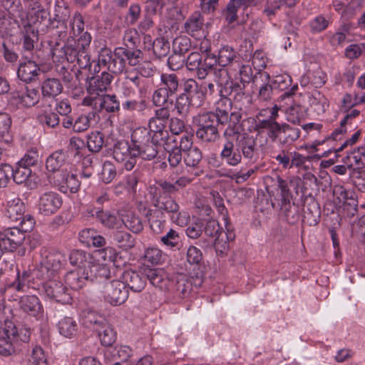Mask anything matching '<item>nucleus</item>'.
I'll return each mask as SVG.
<instances>
[{
    "instance_id": "obj_44",
    "label": "nucleus",
    "mask_w": 365,
    "mask_h": 365,
    "mask_svg": "<svg viewBox=\"0 0 365 365\" xmlns=\"http://www.w3.org/2000/svg\"><path fill=\"white\" fill-rule=\"evenodd\" d=\"M9 322H5L4 327L0 326V355L9 356L15 352L13 341L11 340Z\"/></svg>"
},
{
    "instance_id": "obj_30",
    "label": "nucleus",
    "mask_w": 365,
    "mask_h": 365,
    "mask_svg": "<svg viewBox=\"0 0 365 365\" xmlns=\"http://www.w3.org/2000/svg\"><path fill=\"white\" fill-rule=\"evenodd\" d=\"M88 106H91L96 113L103 110L108 113H114L120 110V103L115 95L105 94L99 98H96L95 101L91 103Z\"/></svg>"
},
{
    "instance_id": "obj_53",
    "label": "nucleus",
    "mask_w": 365,
    "mask_h": 365,
    "mask_svg": "<svg viewBox=\"0 0 365 365\" xmlns=\"http://www.w3.org/2000/svg\"><path fill=\"white\" fill-rule=\"evenodd\" d=\"M237 2L235 0H230L226 6L222 10V17L228 25H231L238 21L237 13L240 6Z\"/></svg>"
},
{
    "instance_id": "obj_20",
    "label": "nucleus",
    "mask_w": 365,
    "mask_h": 365,
    "mask_svg": "<svg viewBox=\"0 0 365 365\" xmlns=\"http://www.w3.org/2000/svg\"><path fill=\"white\" fill-rule=\"evenodd\" d=\"M26 61L21 62L18 70L17 76L23 82L26 83L36 81L41 73V68L34 61V56L25 55L23 57Z\"/></svg>"
},
{
    "instance_id": "obj_8",
    "label": "nucleus",
    "mask_w": 365,
    "mask_h": 365,
    "mask_svg": "<svg viewBox=\"0 0 365 365\" xmlns=\"http://www.w3.org/2000/svg\"><path fill=\"white\" fill-rule=\"evenodd\" d=\"M44 257L38 272L42 279H48L54 276L66 263L65 255L56 250L45 251Z\"/></svg>"
},
{
    "instance_id": "obj_15",
    "label": "nucleus",
    "mask_w": 365,
    "mask_h": 365,
    "mask_svg": "<svg viewBox=\"0 0 365 365\" xmlns=\"http://www.w3.org/2000/svg\"><path fill=\"white\" fill-rule=\"evenodd\" d=\"M258 74L262 80L268 81L267 83L262 84L259 89V97L263 101H268L271 98L274 88H278L281 90L285 88L288 86L287 78L289 82L291 81V78L289 76L287 78L277 76L275 79L270 81V76L267 73L258 72Z\"/></svg>"
},
{
    "instance_id": "obj_31",
    "label": "nucleus",
    "mask_w": 365,
    "mask_h": 365,
    "mask_svg": "<svg viewBox=\"0 0 365 365\" xmlns=\"http://www.w3.org/2000/svg\"><path fill=\"white\" fill-rule=\"evenodd\" d=\"M70 18V9L66 6L56 4L53 14L48 19L46 26L52 29L60 27L66 28L67 22Z\"/></svg>"
},
{
    "instance_id": "obj_22",
    "label": "nucleus",
    "mask_w": 365,
    "mask_h": 365,
    "mask_svg": "<svg viewBox=\"0 0 365 365\" xmlns=\"http://www.w3.org/2000/svg\"><path fill=\"white\" fill-rule=\"evenodd\" d=\"M245 90V85L232 77L218 88L220 96L230 97L235 102H240L246 98Z\"/></svg>"
},
{
    "instance_id": "obj_4",
    "label": "nucleus",
    "mask_w": 365,
    "mask_h": 365,
    "mask_svg": "<svg viewBox=\"0 0 365 365\" xmlns=\"http://www.w3.org/2000/svg\"><path fill=\"white\" fill-rule=\"evenodd\" d=\"M192 122L197 127L195 135L201 142L215 143L220 138L214 113L211 111L203 112L193 117Z\"/></svg>"
},
{
    "instance_id": "obj_24",
    "label": "nucleus",
    "mask_w": 365,
    "mask_h": 365,
    "mask_svg": "<svg viewBox=\"0 0 365 365\" xmlns=\"http://www.w3.org/2000/svg\"><path fill=\"white\" fill-rule=\"evenodd\" d=\"M21 36L24 56L25 55L34 56L33 51L38 41V31L34 29L31 23H27L21 31Z\"/></svg>"
},
{
    "instance_id": "obj_28",
    "label": "nucleus",
    "mask_w": 365,
    "mask_h": 365,
    "mask_svg": "<svg viewBox=\"0 0 365 365\" xmlns=\"http://www.w3.org/2000/svg\"><path fill=\"white\" fill-rule=\"evenodd\" d=\"M360 114V111L354 109L348 112L340 122V126L336 128L325 140L322 141H315L316 145H321L325 140H331L333 141L341 140L343 136L347 133V126L351 125L352 120Z\"/></svg>"
},
{
    "instance_id": "obj_5",
    "label": "nucleus",
    "mask_w": 365,
    "mask_h": 365,
    "mask_svg": "<svg viewBox=\"0 0 365 365\" xmlns=\"http://www.w3.org/2000/svg\"><path fill=\"white\" fill-rule=\"evenodd\" d=\"M277 186L280 190V210L285 220L290 225L297 223L301 217V209L294 200L288 186V182L277 177Z\"/></svg>"
},
{
    "instance_id": "obj_13",
    "label": "nucleus",
    "mask_w": 365,
    "mask_h": 365,
    "mask_svg": "<svg viewBox=\"0 0 365 365\" xmlns=\"http://www.w3.org/2000/svg\"><path fill=\"white\" fill-rule=\"evenodd\" d=\"M224 142L220 153V159L230 166L235 167L242 160L237 140L239 137L222 135Z\"/></svg>"
},
{
    "instance_id": "obj_10",
    "label": "nucleus",
    "mask_w": 365,
    "mask_h": 365,
    "mask_svg": "<svg viewBox=\"0 0 365 365\" xmlns=\"http://www.w3.org/2000/svg\"><path fill=\"white\" fill-rule=\"evenodd\" d=\"M152 203L153 206L158 207L165 215L167 214L172 222L180 226H182L186 223V213L180 211V205L171 197L152 200Z\"/></svg>"
},
{
    "instance_id": "obj_38",
    "label": "nucleus",
    "mask_w": 365,
    "mask_h": 365,
    "mask_svg": "<svg viewBox=\"0 0 365 365\" xmlns=\"http://www.w3.org/2000/svg\"><path fill=\"white\" fill-rule=\"evenodd\" d=\"M172 289L176 297L186 299L192 290V281L186 275L180 274L173 282Z\"/></svg>"
},
{
    "instance_id": "obj_27",
    "label": "nucleus",
    "mask_w": 365,
    "mask_h": 365,
    "mask_svg": "<svg viewBox=\"0 0 365 365\" xmlns=\"http://www.w3.org/2000/svg\"><path fill=\"white\" fill-rule=\"evenodd\" d=\"M287 129H288L287 123H279L277 121H258L255 128V130L258 133L267 130V135L272 142H275L278 139L279 134L286 133Z\"/></svg>"
},
{
    "instance_id": "obj_62",
    "label": "nucleus",
    "mask_w": 365,
    "mask_h": 365,
    "mask_svg": "<svg viewBox=\"0 0 365 365\" xmlns=\"http://www.w3.org/2000/svg\"><path fill=\"white\" fill-rule=\"evenodd\" d=\"M190 48L191 40L185 36L177 37L173 42V52L181 56L188 52Z\"/></svg>"
},
{
    "instance_id": "obj_33",
    "label": "nucleus",
    "mask_w": 365,
    "mask_h": 365,
    "mask_svg": "<svg viewBox=\"0 0 365 365\" xmlns=\"http://www.w3.org/2000/svg\"><path fill=\"white\" fill-rule=\"evenodd\" d=\"M132 145H130L128 143L125 141L117 142L113 147V158L118 163H123L130 156H139L142 158L141 155H138L135 151V143L131 138Z\"/></svg>"
},
{
    "instance_id": "obj_48",
    "label": "nucleus",
    "mask_w": 365,
    "mask_h": 365,
    "mask_svg": "<svg viewBox=\"0 0 365 365\" xmlns=\"http://www.w3.org/2000/svg\"><path fill=\"white\" fill-rule=\"evenodd\" d=\"M57 327L61 335L71 339L76 335L78 325L73 318L65 317L58 322Z\"/></svg>"
},
{
    "instance_id": "obj_54",
    "label": "nucleus",
    "mask_w": 365,
    "mask_h": 365,
    "mask_svg": "<svg viewBox=\"0 0 365 365\" xmlns=\"http://www.w3.org/2000/svg\"><path fill=\"white\" fill-rule=\"evenodd\" d=\"M236 51L229 46L222 47L218 51V64L222 67L227 66L236 62Z\"/></svg>"
},
{
    "instance_id": "obj_9",
    "label": "nucleus",
    "mask_w": 365,
    "mask_h": 365,
    "mask_svg": "<svg viewBox=\"0 0 365 365\" xmlns=\"http://www.w3.org/2000/svg\"><path fill=\"white\" fill-rule=\"evenodd\" d=\"M101 292L105 301L113 306L123 304L128 297V290L125 283L116 279L104 283Z\"/></svg>"
},
{
    "instance_id": "obj_41",
    "label": "nucleus",
    "mask_w": 365,
    "mask_h": 365,
    "mask_svg": "<svg viewBox=\"0 0 365 365\" xmlns=\"http://www.w3.org/2000/svg\"><path fill=\"white\" fill-rule=\"evenodd\" d=\"M146 280L148 279L152 285L161 290L168 288L169 279L165 272L160 269H145Z\"/></svg>"
},
{
    "instance_id": "obj_61",
    "label": "nucleus",
    "mask_w": 365,
    "mask_h": 365,
    "mask_svg": "<svg viewBox=\"0 0 365 365\" xmlns=\"http://www.w3.org/2000/svg\"><path fill=\"white\" fill-rule=\"evenodd\" d=\"M202 159V151L197 147H194L185 153L184 162L188 167L197 168Z\"/></svg>"
},
{
    "instance_id": "obj_2",
    "label": "nucleus",
    "mask_w": 365,
    "mask_h": 365,
    "mask_svg": "<svg viewBox=\"0 0 365 365\" xmlns=\"http://www.w3.org/2000/svg\"><path fill=\"white\" fill-rule=\"evenodd\" d=\"M168 138L169 133L165 128L151 131L145 127H139L132 133L135 145L134 150L141 155L144 160H153L158 153L160 143L168 140Z\"/></svg>"
},
{
    "instance_id": "obj_64",
    "label": "nucleus",
    "mask_w": 365,
    "mask_h": 365,
    "mask_svg": "<svg viewBox=\"0 0 365 365\" xmlns=\"http://www.w3.org/2000/svg\"><path fill=\"white\" fill-rule=\"evenodd\" d=\"M346 158L353 160L356 165L365 167V144L349 153Z\"/></svg>"
},
{
    "instance_id": "obj_63",
    "label": "nucleus",
    "mask_w": 365,
    "mask_h": 365,
    "mask_svg": "<svg viewBox=\"0 0 365 365\" xmlns=\"http://www.w3.org/2000/svg\"><path fill=\"white\" fill-rule=\"evenodd\" d=\"M28 365H48L47 356L41 346H36L28 359Z\"/></svg>"
},
{
    "instance_id": "obj_26",
    "label": "nucleus",
    "mask_w": 365,
    "mask_h": 365,
    "mask_svg": "<svg viewBox=\"0 0 365 365\" xmlns=\"http://www.w3.org/2000/svg\"><path fill=\"white\" fill-rule=\"evenodd\" d=\"M184 31L195 38L204 36V17L200 11H195L187 18L184 24Z\"/></svg>"
},
{
    "instance_id": "obj_51",
    "label": "nucleus",
    "mask_w": 365,
    "mask_h": 365,
    "mask_svg": "<svg viewBox=\"0 0 365 365\" xmlns=\"http://www.w3.org/2000/svg\"><path fill=\"white\" fill-rule=\"evenodd\" d=\"M242 115L240 111L230 112L228 118L227 127L225 129L222 135L240 137L239 125Z\"/></svg>"
},
{
    "instance_id": "obj_23",
    "label": "nucleus",
    "mask_w": 365,
    "mask_h": 365,
    "mask_svg": "<svg viewBox=\"0 0 365 365\" xmlns=\"http://www.w3.org/2000/svg\"><path fill=\"white\" fill-rule=\"evenodd\" d=\"M13 170L14 182L18 185L24 183L29 190H34L37 187V176L30 168L24 167L17 163L15 167H13Z\"/></svg>"
},
{
    "instance_id": "obj_6",
    "label": "nucleus",
    "mask_w": 365,
    "mask_h": 365,
    "mask_svg": "<svg viewBox=\"0 0 365 365\" xmlns=\"http://www.w3.org/2000/svg\"><path fill=\"white\" fill-rule=\"evenodd\" d=\"M113 76L108 72L103 71L101 75H96L86 78V91L88 96L83 100V105L89 106L107 92Z\"/></svg>"
},
{
    "instance_id": "obj_34",
    "label": "nucleus",
    "mask_w": 365,
    "mask_h": 365,
    "mask_svg": "<svg viewBox=\"0 0 365 365\" xmlns=\"http://www.w3.org/2000/svg\"><path fill=\"white\" fill-rule=\"evenodd\" d=\"M145 217L153 232L158 234L163 230L166 225L165 215L158 207L153 206V208L149 209Z\"/></svg>"
},
{
    "instance_id": "obj_7",
    "label": "nucleus",
    "mask_w": 365,
    "mask_h": 365,
    "mask_svg": "<svg viewBox=\"0 0 365 365\" xmlns=\"http://www.w3.org/2000/svg\"><path fill=\"white\" fill-rule=\"evenodd\" d=\"M192 181V178L185 175L180 177L174 182L160 179L155 182V185L149 187V194L151 196V200L165 197H171V195L178 193L180 189L185 188Z\"/></svg>"
},
{
    "instance_id": "obj_29",
    "label": "nucleus",
    "mask_w": 365,
    "mask_h": 365,
    "mask_svg": "<svg viewBox=\"0 0 365 365\" xmlns=\"http://www.w3.org/2000/svg\"><path fill=\"white\" fill-rule=\"evenodd\" d=\"M304 218L309 225H317L320 220L321 209L318 202L311 194L304 199Z\"/></svg>"
},
{
    "instance_id": "obj_59",
    "label": "nucleus",
    "mask_w": 365,
    "mask_h": 365,
    "mask_svg": "<svg viewBox=\"0 0 365 365\" xmlns=\"http://www.w3.org/2000/svg\"><path fill=\"white\" fill-rule=\"evenodd\" d=\"M125 226L134 233H138L143 229V225L140 217L133 213H129L122 219Z\"/></svg>"
},
{
    "instance_id": "obj_12",
    "label": "nucleus",
    "mask_w": 365,
    "mask_h": 365,
    "mask_svg": "<svg viewBox=\"0 0 365 365\" xmlns=\"http://www.w3.org/2000/svg\"><path fill=\"white\" fill-rule=\"evenodd\" d=\"M43 279L46 280L43 283V289L48 297L63 304L71 303V294L62 282L51 278Z\"/></svg>"
},
{
    "instance_id": "obj_57",
    "label": "nucleus",
    "mask_w": 365,
    "mask_h": 365,
    "mask_svg": "<svg viewBox=\"0 0 365 365\" xmlns=\"http://www.w3.org/2000/svg\"><path fill=\"white\" fill-rule=\"evenodd\" d=\"M101 344L109 348L116 340V332L108 324L101 327V331H97Z\"/></svg>"
},
{
    "instance_id": "obj_37",
    "label": "nucleus",
    "mask_w": 365,
    "mask_h": 365,
    "mask_svg": "<svg viewBox=\"0 0 365 365\" xmlns=\"http://www.w3.org/2000/svg\"><path fill=\"white\" fill-rule=\"evenodd\" d=\"M87 269L88 271V281L100 284L101 287L106 282L110 281V270L106 265L93 264L89 265Z\"/></svg>"
},
{
    "instance_id": "obj_49",
    "label": "nucleus",
    "mask_w": 365,
    "mask_h": 365,
    "mask_svg": "<svg viewBox=\"0 0 365 365\" xmlns=\"http://www.w3.org/2000/svg\"><path fill=\"white\" fill-rule=\"evenodd\" d=\"M180 85V78L175 73L161 74L160 86L163 87L172 96L178 91Z\"/></svg>"
},
{
    "instance_id": "obj_46",
    "label": "nucleus",
    "mask_w": 365,
    "mask_h": 365,
    "mask_svg": "<svg viewBox=\"0 0 365 365\" xmlns=\"http://www.w3.org/2000/svg\"><path fill=\"white\" fill-rule=\"evenodd\" d=\"M12 119L7 113L0 112V143L10 145L13 142Z\"/></svg>"
},
{
    "instance_id": "obj_19",
    "label": "nucleus",
    "mask_w": 365,
    "mask_h": 365,
    "mask_svg": "<svg viewBox=\"0 0 365 365\" xmlns=\"http://www.w3.org/2000/svg\"><path fill=\"white\" fill-rule=\"evenodd\" d=\"M237 143L242 158H244L251 163H254L257 160L259 153L257 140L253 136L246 133L240 135Z\"/></svg>"
},
{
    "instance_id": "obj_58",
    "label": "nucleus",
    "mask_w": 365,
    "mask_h": 365,
    "mask_svg": "<svg viewBox=\"0 0 365 365\" xmlns=\"http://www.w3.org/2000/svg\"><path fill=\"white\" fill-rule=\"evenodd\" d=\"M19 102L25 107H32L37 104L40 99L38 91L35 88H26L24 93L18 95Z\"/></svg>"
},
{
    "instance_id": "obj_17",
    "label": "nucleus",
    "mask_w": 365,
    "mask_h": 365,
    "mask_svg": "<svg viewBox=\"0 0 365 365\" xmlns=\"http://www.w3.org/2000/svg\"><path fill=\"white\" fill-rule=\"evenodd\" d=\"M84 217L87 219L96 218L103 226L108 228H117L120 224V220L110 211H103L102 207L90 206L84 212Z\"/></svg>"
},
{
    "instance_id": "obj_52",
    "label": "nucleus",
    "mask_w": 365,
    "mask_h": 365,
    "mask_svg": "<svg viewBox=\"0 0 365 365\" xmlns=\"http://www.w3.org/2000/svg\"><path fill=\"white\" fill-rule=\"evenodd\" d=\"M9 328H10L11 340L14 342V346L19 341L27 343L30 340L31 329L26 327L18 329L11 322H9Z\"/></svg>"
},
{
    "instance_id": "obj_35",
    "label": "nucleus",
    "mask_w": 365,
    "mask_h": 365,
    "mask_svg": "<svg viewBox=\"0 0 365 365\" xmlns=\"http://www.w3.org/2000/svg\"><path fill=\"white\" fill-rule=\"evenodd\" d=\"M88 281V271L86 268L78 269L68 272L65 276V282L71 289L78 290Z\"/></svg>"
},
{
    "instance_id": "obj_45",
    "label": "nucleus",
    "mask_w": 365,
    "mask_h": 365,
    "mask_svg": "<svg viewBox=\"0 0 365 365\" xmlns=\"http://www.w3.org/2000/svg\"><path fill=\"white\" fill-rule=\"evenodd\" d=\"M56 182L58 185L61 187V191L66 192L68 189L71 192L76 193L78 192L81 182L74 174L69 175L67 171L60 173L57 176Z\"/></svg>"
},
{
    "instance_id": "obj_16",
    "label": "nucleus",
    "mask_w": 365,
    "mask_h": 365,
    "mask_svg": "<svg viewBox=\"0 0 365 365\" xmlns=\"http://www.w3.org/2000/svg\"><path fill=\"white\" fill-rule=\"evenodd\" d=\"M19 309L26 315L39 320L43 318L44 309L36 295H24L19 301Z\"/></svg>"
},
{
    "instance_id": "obj_50",
    "label": "nucleus",
    "mask_w": 365,
    "mask_h": 365,
    "mask_svg": "<svg viewBox=\"0 0 365 365\" xmlns=\"http://www.w3.org/2000/svg\"><path fill=\"white\" fill-rule=\"evenodd\" d=\"M104 135L98 130H94L86 136V145L88 150L93 153H99L105 143Z\"/></svg>"
},
{
    "instance_id": "obj_39",
    "label": "nucleus",
    "mask_w": 365,
    "mask_h": 365,
    "mask_svg": "<svg viewBox=\"0 0 365 365\" xmlns=\"http://www.w3.org/2000/svg\"><path fill=\"white\" fill-rule=\"evenodd\" d=\"M25 207L21 199L16 198L8 202L5 211V216L9 219L14 225L19 226L21 220L24 217Z\"/></svg>"
},
{
    "instance_id": "obj_21",
    "label": "nucleus",
    "mask_w": 365,
    "mask_h": 365,
    "mask_svg": "<svg viewBox=\"0 0 365 365\" xmlns=\"http://www.w3.org/2000/svg\"><path fill=\"white\" fill-rule=\"evenodd\" d=\"M96 115L95 111H91L88 113H81L76 118H64L62 125L67 129L72 128L75 133H83L90 128L91 120L95 118Z\"/></svg>"
},
{
    "instance_id": "obj_56",
    "label": "nucleus",
    "mask_w": 365,
    "mask_h": 365,
    "mask_svg": "<svg viewBox=\"0 0 365 365\" xmlns=\"http://www.w3.org/2000/svg\"><path fill=\"white\" fill-rule=\"evenodd\" d=\"M191 108H195L194 105L187 97H185L182 93L176 97L174 109L180 116H187Z\"/></svg>"
},
{
    "instance_id": "obj_47",
    "label": "nucleus",
    "mask_w": 365,
    "mask_h": 365,
    "mask_svg": "<svg viewBox=\"0 0 365 365\" xmlns=\"http://www.w3.org/2000/svg\"><path fill=\"white\" fill-rule=\"evenodd\" d=\"M106 320L102 316L93 311L86 312L83 318V324L93 331H101V327L106 325Z\"/></svg>"
},
{
    "instance_id": "obj_43",
    "label": "nucleus",
    "mask_w": 365,
    "mask_h": 365,
    "mask_svg": "<svg viewBox=\"0 0 365 365\" xmlns=\"http://www.w3.org/2000/svg\"><path fill=\"white\" fill-rule=\"evenodd\" d=\"M111 237L114 244L123 250H129L135 245V238L125 230H115Z\"/></svg>"
},
{
    "instance_id": "obj_25",
    "label": "nucleus",
    "mask_w": 365,
    "mask_h": 365,
    "mask_svg": "<svg viewBox=\"0 0 365 365\" xmlns=\"http://www.w3.org/2000/svg\"><path fill=\"white\" fill-rule=\"evenodd\" d=\"M68 154L63 150H58L53 152L46 160V168L48 172L55 173L60 171L61 173L67 171L69 165Z\"/></svg>"
},
{
    "instance_id": "obj_3",
    "label": "nucleus",
    "mask_w": 365,
    "mask_h": 365,
    "mask_svg": "<svg viewBox=\"0 0 365 365\" xmlns=\"http://www.w3.org/2000/svg\"><path fill=\"white\" fill-rule=\"evenodd\" d=\"M53 58L58 61H66L68 63L76 62L81 68L91 70V63L88 51L83 46L76 45L73 41L68 42L62 46L56 43L52 49Z\"/></svg>"
},
{
    "instance_id": "obj_14",
    "label": "nucleus",
    "mask_w": 365,
    "mask_h": 365,
    "mask_svg": "<svg viewBox=\"0 0 365 365\" xmlns=\"http://www.w3.org/2000/svg\"><path fill=\"white\" fill-rule=\"evenodd\" d=\"M62 204L63 199L60 194L53 191H47L40 195L38 209L42 215L49 216L57 212Z\"/></svg>"
},
{
    "instance_id": "obj_11",
    "label": "nucleus",
    "mask_w": 365,
    "mask_h": 365,
    "mask_svg": "<svg viewBox=\"0 0 365 365\" xmlns=\"http://www.w3.org/2000/svg\"><path fill=\"white\" fill-rule=\"evenodd\" d=\"M26 233L17 225L6 229L0 233V258L4 251L14 252L21 247L25 240Z\"/></svg>"
},
{
    "instance_id": "obj_40",
    "label": "nucleus",
    "mask_w": 365,
    "mask_h": 365,
    "mask_svg": "<svg viewBox=\"0 0 365 365\" xmlns=\"http://www.w3.org/2000/svg\"><path fill=\"white\" fill-rule=\"evenodd\" d=\"M132 349L128 346H110L104 351V359L107 362L126 361L131 356Z\"/></svg>"
},
{
    "instance_id": "obj_32",
    "label": "nucleus",
    "mask_w": 365,
    "mask_h": 365,
    "mask_svg": "<svg viewBox=\"0 0 365 365\" xmlns=\"http://www.w3.org/2000/svg\"><path fill=\"white\" fill-rule=\"evenodd\" d=\"M123 283L134 292H140L145 287L146 278L145 273L143 274L135 271L128 270L123 274Z\"/></svg>"
},
{
    "instance_id": "obj_60",
    "label": "nucleus",
    "mask_w": 365,
    "mask_h": 365,
    "mask_svg": "<svg viewBox=\"0 0 365 365\" xmlns=\"http://www.w3.org/2000/svg\"><path fill=\"white\" fill-rule=\"evenodd\" d=\"M91 259L90 254L84 250H74L69 255V261L72 265L77 266L79 269L85 266Z\"/></svg>"
},
{
    "instance_id": "obj_36",
    "label": "nucleus",
    "mask_w": 365,
    "mask_h": 365,
    "mask_svg": "<svg viewBox=\"0 0 365 365\" xmlns=\"http://www.w3.org/2000/svg\"><path fill=\"white\" fill-rule=\"evenodd\" d=\"M24 1L28 4L30 16L29 23L42 24L44 21L48 22L49 13L42 7L39 0H24Z\"/></svg>"
},
{
    "instance_id": "obj_18",
    "label": "nucleus",
    "mask_w": 365,
    "mask_h": 365,
    "mask_svg": "<svg viewBox=\"0 0 365 365\" xmlns=\"http://www.w3.org/2000/svg\"><path fill=\"white\" fill-rule=\"evenodd\" d=\"M182 94L187 97L195 108L202 106L205 101V91L192 78L184 80Z\"/></svg>"
},
{
    "instance_id": "obj_55",
    "label": "nucleus",
    "mask_w": 365,
    "mask_h": 365,
    "mask_svg": "<svg viewBox=\"0 0 365 365\" xmlns=\"http://www.w3.org/2000/svg\"><path fill=\"white\" fill-rule=\"evenodd\" d=\"M204 231L207 236L215 237V244L224 241L222 230L217 221L209 220L204 226Z\"/></svg>"
},
{
    "instance_id": "obj_1",
    "label": "nucleus",
    "mask_w": 365,
    "mask_h": 365,
    "mask_svg": "<svg viewBox=\"0 0 365 365\" xmlns=\"http://www.w3.org/2000/svg\"><path fill=\"white\" fill-rule=\"evenodd\" d=\"M143 58V53L137 46H130L125 43L122 46L115 48L113 51L107 47L102 48L99 62L105 65L110 72L120 74L125 69L127 63L130 66H135Z\"/></svg>"
},
{
    "instance_id": "obj_42",
    "label": "nucleus",
    "mask_w": 365,
    "mask_h": 365,
    "mask_svg": "<svg viewBox=\"0 0 365 365\" xmlns=\"http://www.w3.org/2000/svg\"><path fill=\"white\" fill-rule=\"evenodd\" d=\"M63 89V84L57 78H46L41 83V93L43 98H55L62 93Z\"/></svg>"
}]
</instances>
